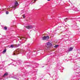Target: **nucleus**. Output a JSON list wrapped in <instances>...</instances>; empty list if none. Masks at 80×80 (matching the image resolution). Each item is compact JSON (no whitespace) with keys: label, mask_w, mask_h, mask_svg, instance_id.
Masks as SVG:
<instances>
[{"label":"nucleus","mask_w":80,"mask_h":80,"mask_svg":"<svg viewBox=\"0 0 80 80\" xmlns=\"http://www.w3.org/2000/svg\"><path fill=\"white\" fill-rule=\"evenodd\" d=\"M73 48H72V47L70 48L68 50L69 52H71V51H72V50H73Z\"/></svg>","instance_id":"7"},{"label":"nucleus","mask_w":80,"mask_h":80,"mask_svg":"<svg viewBox=\"0 0 80 80\" xmlns=\"http://www.w3.org/2000/svg\"><path fill=\"white\" fill-rule=\"evenodd\" d=\"M6 52H7V49H5L2 52V53L4 54V53H6Z\"/></svg>","instance_id":"8"},{"label":"nucleus","mask_w":80,"mask_h":80,"mask_svg":"<svg viewBox=\"0 0 80 80\" xmlns=\"http://www.w3.org/2000/svg\"><path fill=\"white\" fill-rule=\"evenodd\" d=\"M6 14H8V13H9V12H8V11H6Z\"/></svg>","instance_id":"13"},{"label":"nucleus","mask_w":80,"mask_h":80,"mask_svg":"<svg viewBox=\"0 0 80 80\" xmlns=\"http://www.w3.org/2000/svg\"><path fill=\"white\" fill-rule=\"evenodd\" d=\"M9 48H15V47H14V46H13V45L12 44L11 45V46L9 47Z\"/></svg>","instance_id":"9"},{"label":"nucleus","mask_w":80,"mask_h":80,"mask_svg":"<svg viewBox=\"0 0 80 80\" xmlns=\"http://www.w3.org/2000/svg\"><path fill=\"white\" fill-rule=\"evenodd\" d=\"M67 18H66L65 19H64V21H65V22H66L67 21Z\"/></svg>","instance_id":"14"},{"label":"nucleus","mask_w":80,"mask_h":80,"mask_svg":"<svg viewBox=\"0 0 80 80\" xmlns=\"http://www.w3.org/2000/svg\"><path fill=\"white\" fill-rule=\"evenodd\" d=\"M8 65H10V64H8Z\"/></svg>","instance_id":"23"},{"label":"nucleus","mask_w":80,"mask_h":80,"mask_svg":"<svg viewBox=\"0 0 80 80\" xmlns=\"http://www.w3.org/2000/svg\"><path fill=\"white\" fill-rule=\"evenodd\" d=\"M58 47V45H56L54 46V48H57Z\"/></svg>","instance_id":"11"},{"label":"nucleus","mask_w":80,"mask_h":80,"mask_svg":"<svg viewBox=\"0 0 80 80\" xmlns=\"http://www.w3.org/2000/svg\"><path fill=\"white\" fill-rule=\"evenodd\" d=\"M25 14H24L23 15V18H25Z\"/></svg>","instance_id":"16"},{"label":"nucleus","mask_w":80,"mask_h":80,"mask_svg":"<svg viewBox=\"0 0 80 80\" xmlns=\"http://www.w3.org/2000/svg\"><path fill=\"white\" fill-rule=\"evenodd\" d=\"M12 78H14L15 79H16L17 80H18V75L16 76H14Z\"/></svg>","instance_id":"6"},{"label":"nucleus","mask_w":80,"mask_h":80,"mask_svg":"<svg viewBox=\"0 0 80 80\" xmlns=\"http://www.w3.org/2000/svg\"><path fill=\"white\" fill-rule=\"evenodd\" d=\"M36 0H34V2H35Z\"/></svg>","instance_id":"19"},{"label":"nucleus","mask_w":80,"mask_h":80,"mask_svg":"<svg viewBox=\"0 0 80 80\" xmlns=\"http://www.w3.org/2000/svg\"><path fill=\"white\" fill-rule=\"evenodd\" d=\"M33 26H27L26 27V28L28 29H31L33 28Z\"/></svg>","instance_id":"5"},{"label":"nucleus","mask_w":80,"mask_h":80,"mask_svg":"<svg viewBox=\"0 0 80 80\" xmlns=\"http://www.w3.org/2000/svg\"><path fill=\"white\" fill-rule=\"evenodd\" d=\"M25 51H23V49H18L17 50H16L14 52V55H17L18 53H25Z\"/></svg>","instance_id":"1"},{"label":"nucleus","mask_w":80,"mask_h":80,"mask_svg":"<svg viewBox=\"0 0 80 80\" xmlns=\"http://www.w3.org/2000/svg\"><path fill=\"white\" fill-rule=\"evenodd\" d=\"M42 40H48V39H49V36H44L42 38Z\"/></svg>","instance_id":"2"},{"label":"nucleus","mask_w":80,"mask_h":80,"mask_svg":"<svg viewBox=\"0 0 80 80\" xmlns=\"http://www.w3.org/2000/svg\"><path fill=\"white\" fill-rule=\"evenodd\" d=\"M7 75H8V72H6L4 74L3 77H5V76H7Z\"/></svg>","instance_id":"10"},{"label":"nucleus","mask_w":80,"mask_h":80,"mask_svg":"<svg viewBox=\"0 0 80 80\" xmlns=\"http://www.w3.org/2000/svg\"><path fill=\"white\" fill-rule=\"evenodd\" d=\"M46 45H47V47L48 48H50V47H51L52 46V44L50 42H48L46 43Z\"/></svg>","instance_id":"3"},{"label":"nucleus","mask_w":80,"mask_h":80,"mask_svg":"<svg viewBox=\"0 0 80 80\" xmlns=\"http://www.w3.org/2000/svg\"><path fill=\"white\" fill-rule=\"evenodd\" d=\"M14 6L13 7L14 8H17V7L18 5V2L16 1L14 3Z\"/></svg>","instance_id":"4"},{"label":"nucleus","mask_w":80,"mask_h":80,"mask_svg":"<svg viewBox=\"0 0 80 80\" xmlns=\"http://www.w3.org/2000/svg\"><path fill=\"white\" fill-rule=\"evenodd\" d=\"M48 1H50V0H47Z\"/></svg>","instance_id":"20"},{"label":"nucleus","mask_w":80,"mask_h":80,"mask_svg":"<svg viewBox=\"0 0 80 80\" xmlns=\"http://www.w3.org/2000/svg\"><path fill=\"white\" fill-rule=\"evenodd\" d=\"M11 60H12V61H13V62H15V60H12V59H11Z\"/></svg>","instance_id":"17"},{"label":"nucleus","mask_w":80,"mask_h":80,"mask_svg":"<svg viewBox=\"0 0 80 80\" xmlns=\"http://www.w3.org/2000/svg\"><path fill=\"white\" fill-rule=\"evenodd\" d=\"M23 39H25V38L24 37H22L21 39V40H23Z\"/></svg>","instance_id":"12"},{"label":"nucleus","mask_w":80,"mask_h":80,"mask_svg":"<svg viewBox=\"0 0 80 80\" xmlns=\"http://www.w3.org/2000/svg\"><path fill=\"white\" fill-rule=\"evenodd\" d=\"M23 40H24V39H23Z\"/></svg>","instance_id":"24"},{"label":"nucleus","mask_w":80,"mask_h":80,"mask_svg":"<svg viewBox=\"0 0 80 80\" xmlns=\"http://www.w3.org/2000/svg\"><path fill=\"white\" fill-rule=\"evenodd\" d=\"M4 28L5 30H7V27H4Z\"/></svg>","instance_id":"15"},{"label":"nucleus","mask_w":80,"mask_h":80,"mask_svg":"<svg viewBox=\"0 0 80 80\" xmlns=\"http://www.w3.org/2000/svg\"><path fill=\"white\" fill-rule=\"evenodd\" d=\"M14 66H16V65H15V64H14Z\"/></svg>","instance_id":"22"},{"label":"nucleus","mask_w":80,"mask_h":80,"mask_svg":"<svg viewBox=\"0 0 80 80\" xmlns=\"http://www.w3.org/2000/svg\"><path fill=\"white\" fill-rule=\"evenodd\" d=\"M19 46H20V45L19 44H18V46H17V47H19Z\"/></svg>","instance_id":"18"},{"label":"nucleus","mask_w":80,"mask_h":80,"mask_svg":"<svg viewBox=\"0 0 80 80\" xmlns=\"http://www.w3.org/2000/svg\"><path fill=\"white\" fill-rule=\"evenodd\" d=\"M18 63H20V62H18Z\"/></svg>","instance_id":"21"}]
</instances>
